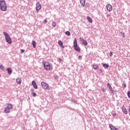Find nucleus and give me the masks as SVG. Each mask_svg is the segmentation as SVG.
I'll return each instance as SVG.
<instances>
[{"instance_id":"obj_1","label":"nucleus","mask_w":130,"mask_h":130,"mask_svg":"<svg viewBox=\"0 0 130 130\" xmlns=\"http://www.w3.org/2000/svg\"><path fill=\"white\" fill-rule=\"evenodd\" d=\"M0 9L1 11L3 12H6L8 7L7 6V3L5 0H0Z\"/></svg>"},{"instance_id":"obj_2","label":"nucleus","mask_w":130,"mask_h":130,"mask_svg":"<svg viewBox=\"0 0 130 130\" xmlns=\"http://www.w3.org/2000/svg\"><path fill=\"white\" fill-rule=\"evenodd\" d=\"M43 64L46 71H52V70H53V67H52V64H50L48 62H43Z\"/></svg>"},{"instance_id":"obj_3","label":"nucleus","mask_w":130,"mask_h":130,"mask_svg":"<svg viewBox=\"0 0 130 130\" xmlns=\"http://www.w3.org/2000/svg\"><path fill=\"white\" fill-rule=\"evenodd\" d=\"M3 34L5 36L6 40L7 43H9V44H12V39H11L10 35H9V34L6 32H4Z\"/></svg>"},{"instance_id":"obj_4","label":"nucleus","mask_w":130,"mask_h":130,"mask_svg":"<svg viewBox=\"0 0 130 130\" xmlns=\"http://www.w3.org/2000/svg\"><path fill=\"white\" fill-rule=\"evenodd\" d=\"M41 85H42V88H43V89H45V90H49V85H48L47 83L44 82H42Z\"/></svg>"},{"instance_id":"obj_5","label":"nucleus","mask_w":130,"mask_h":130,"mask_svg":"<svg viewBox=\"0 0 130 130\" xmlns=\"http://www.w3.org/2000/svg\"><path fill=\"white\" fill-rule=\"evenodd\" d=\"M39 10H41V4L39 2H37L36 4V11L38 13Z\"/></svg>"},{"instance_id":"obj_6","label":"nucleus","mask_w":130,"mask_h":130,"mask_svg":"<svg viewBox=\"0 0 130 130\" xmlns=\"http://www.w3.org/2000/svg\"><path fill=\"white\" fill-rule=\"evenodd\" d=\"M80 40L81 42H82L83 44H84V45H85L86 46H87V45H88V42H87V41L84 40V39H83V38H80Z\"/></svg>"},{"instance_id":"obj_7","label":"nucleus","mask_w":130,"mask_h":130,"mask_svg":"<svg viewBox=\"0 0 130 130\" xmlns=\"http://www.w3.org/2000/svg\"><path fill=\"white\" fill-rule=\"evenodd\" d=\"M122 111L124 114H127V110H126V108L125 107L123 106L122 107Z\"/></svg>"},{"instance_id":"obj_8","label":"nucleus","mask_w":130,"mask_h":130,"mask_svg":"<svg viewBox=\"0 0 130 130\" xmlns=\"http://www.w3.org/2000/svg\"><path fill=\"white\" fill-rule=\"evenodd\" d=\"M32 85L35 89H38V86H37V84H36V82H35V81L33 80L32 81Z\"/></svg>"},{"instance_id":"obj_9","label":"nucleus","mask_w":130,"mask_h":130,"mask_svg":"<svg viewBox=\"0 0 130 130\" xmlns=\"http://www.w3.org/2000/svg\"><path fill=\"white\" fill-rule=\"evenodd\" d=\"M107 10L109 11V12H111V11H112V6L111 5H107Z\"/></svg>"},{"instance_id":"obj_10","label":"nucleus","mask_w":130,"mask_h":130,"mask_svg":"<svg viewBox=\"0 0 130 130\" xmlns=\"http://www.w3.org/2000/svg\"><path fill=\"white\" fill-rule=\"evenodd\" d=\"M80 3L82 7H85L86 0H80Z\"/></svg>"},{"instance_id":"obj_11","label":"nucleus","mask_w":130,"mask_h":130,"mask_svg":"<svg viewBox=\"0 0 130 130\" xmlns=\"http://www.w3.org/2000/svg\"><path fill=\"white\" fill-rule=\"evenodd\" d=\"M7 71L8 72L9 75H11V74H12V73L13 72V70H12V68H9L7 69Z\"/></svg>"},{"instance_id":"obj_12","label":"nucleus","mask_w":130,"mask_h":130,"mask_svg":"<svg viewBox=\"0 0 130 130\" xmlns=\"http://www.w3.org/2000/svg\"><path fill=\"white\" fill-rule=\"evenodd\" d=\"M78 46V42H77V39H75L74 40V47Z\"/></svg>"},{"instance_id":"obj_13","label":"nucleus","mask_w":130,"mask_h":130,"mask_svg":"<svg viewBox=\"0 0 130 130\" xmlns=\"http://www.w3.org/2000/svg\"><path fill=\"white\" fill-rule=\"evenodd\" d=\"M74 49L76 51H78V52H80L81 51V49H80V47L78 46L76 47H74Z\"/></svg>"},{"instance_id":"obj_14","label":"nucleus","mask_w":130,"mask_h":130,"mask_svg":"<svg viewBox=\"0 0 130 130\" xmlns=\"http://www.w3.org/2000/svg\"><path fill=\"white\" fill-rule=\"evenodd\" d=\"M30 91H31V94H32V96H34V97H36V96H37V94H36V93H35V92H34V90L31 89Z\"/></svg>"},{"instance_id":"obj_15","label":"nucleus","mask_w":130,"mask_h":130,"mask_svg":"<svg viewBox=\"0 0 130 130\" xmlns=\"http://www.w3.org/2000/svg\"><path fill=\"white\" fill-rule=\"evenodd\" d=\"M87 19L88 20V22H89V23L93 22V20H92V18H91V17H90V16H87Z\"/></svg>"},{"instance_id":"obj_16","label":"nucleus","mask_w":130,"mask_h":130,"mask_svg":"<svg viewBox=\"0 0 130 130\" xmlns=\"http://www.w3.org/2000/svg\"><path fill=\"white\" fill-rule=\"evenodd\" d=\"M17 82L19 84H21V83H22V80L21 79V78L18 77L17 79Z\"/></svg>"},{"instance_id":"obj_17","label":"nucleus","mask_w":130,"mask_h":130,"mask_svg":"<svg viewBox=\"0 0 130 130\" xmlns=\"http://www.w3.org/2000/svg\"><path fill=\"white\" fill-rule=\"evenodd\" d=\"M5 113H9L10 112V109L8 107L6 108L4 110Z\"/></svg>"},{"instance_id":"obj_18","label":"nucleus","mask_w":130,"mask_h":130,"mask_svg":"<svg viewBox=\"0 0 130 130\" xmlns=\"http://www.w3.org/2000/svg\"><path fill=\"white\" fill-rule=\"evenodd\" d=\"M59 45H60V46H61L62 47V48H64V47L63 45V44H62V42L61 41H59L58 42Z\"/></svg>"},{"instance_id":"obj_19","label":"nucleus","mask_w":130,"mask_h":130,"mask_svg":"<svg viewBox=\"0 0 130 130\" xmlns=\"http://www.w3.org/2000/svg\"><path fill=\"white\" fill-rule=\"evenodd\" d=\"M93 68L94 70H98V69H99V66H98L97 64H94L93 65Z\"/></svg>"},{"instance_id":"obj_20","label":"nucleus","mask_w":130,"mask_h":130,"mask_svg":"<svg viewBox=\"0 0 130 130\" xmlns=\"http://www.w3.org/2000/svg\"><path fill=\"white\" fill-rule=\"evenodd\" d=\"M8 108L9 109H13V106L10 104H9L8 105V106H7Z\"/></svg>"},{"instance_id":"obj_21","label":"nucleus","mask_w":130,"mask_h":130,"mask_svg":"<svg viewBox=\"0 0 130 130\" xmlns=\"http://www.w3.org/2000/svg\"><path fill=\"white\" fill-rule=\"evenodd\" d=\"M32 46H33L34 48H36V42H35V41H32Z\"/></svg>"},{"instance_id":"obj_22","label":"nucleus","mask_w":130,"mask_h":130,"mask_svg":"<svg viewBox=\"0 0 130 130\" xmlns=\"http://www.w3.org/2000/svg\"><path fill=\"white\" fill-rule=\"evenodd\" d=\"M107 86L109 87V89L110 91L111 90H112V87L110 85V84L107 83Z\"/></svg>"},{"instance_id":"obj_23","label":"nucleus","mask_w":130,"mask_h":130,"mask_svg":"<svg viewBox=\"0 0 130 130\" xmlns=\"http://www.w3.org/2000/svg\"><path fill=\"white\" fill-rule=\"evenodd\" d=\"M103 67L104 68H106V69L108 68V67H109V66L107 64H103Z\"/></svg>"},{"instance_id":"obj_24","label":"nucleus","mask_w":130,"mask_h":130,"mask_svg":"<svg viewBox=\"0 0 130 130\" xmlns=\"http://www.w3.org/2000/svg\"><path fill=\"white\" fill-rule=\"evenodd\" d=\"M66 35H68V36H70L71 35V32H70L69 31H67L66 32Z\"/></svg>"},{"instance_id":"obj_25","label":"nucleus","mask_w":130,"mask_h":130,"mask_svg":"<svg viewBox=\"0 0 130 130\" xmlns=\"http://www.w3.org/2000/svg\"><path fill=\"white\" fill-rule=\"evenodd\" d=\"M0 68L1 69V70H2V71H4V70H5V67H4V66L1 65L0 66Z\"/></svg>"},{"instance_id":"obj_26","label":"nucleus","mask_w":130,"mask_h":130,"mask_svg":"<svg viewBox=\"0 0 130 130\" xmlns=\"http://www.w3.org/2000/svg\"><path fill=\"white\" fill-rule=\"evenodd\" d=\"M52 25L53 27H55V26H56V22H53Z\"/></svg>"},{"instance_id":"obj_27","label":"nucleus","mask_w":130,"mask_h":130,"mask_svg":"<svg viewBox=\"0 0 130 130\" xmlns=\"http://www.w3.org/2000/svg\"><path fill=\"white\" fill-rule=\"evenodd\" d=\"M127 96H128V98H130V92H129V91H127Z\"/></svg>"},{"instance_id":"obj_28","label":"nucleus","mask_w":130,"mask_h":130,"mask_svg":"<svg viewBox=\"0 0 130 130\" xmlns=\"http://www.w3.org/2000/svg\"><path fill=\"white\" fill-rule=\"evenodd\" d=\"M121 33H122V35L123 37L124 38H125V36L124 32H121Z\"/></svg>"},{"instance_id":"obj_29","label":"nucleus","mask_w":130,"mask_h":130,"mask_svg":"<svg viewBox=\"0 0 130 130\" xmlns=\"http://www.w3.org/2000/svg\"><path fill=\"white\" fill-rule=\"evenodd\" d=\"M102 90L103 92H106V89L105 88H104V87L102 88Z\"/></svg>"},{"instance_id":"obj_30","label":"nucleus","mask_w":130,"mask_h":130,"mask_svg":"<svg viewBox=\"0 0 130 130\" xmlns=\"http://www.w3.org/2000/svg\"><path fill=\"white\" fill-rule=\"evenodd\" d=\"M43 23H45V24H46L47 23V19H45L44 20V21H43Z\"/></svg>"},{"instance_id":"obj_31","label":"nucleus","mask_w":130,"mask_h":130,"mask_svg":"<svg viewBox=\"0 0 130 130\" xmlns=\"http://www.w3.org/2000/svg\"><path fill=\"white\" fill-rule=\"evenodd\" d=\"M25 52V50L21 49V53H24Z\"/></svg>"},{"instance_id":"obj_32","label":"nucleus","mask_w":130,"mask_h":130,"mask_svg":"<svg viewBox=\"0 0 130 130\" xmlns=\"http://www.w3.org/2000/svg\"><path fill=\"white\" fill-rule=\"evenodd\" d=\"M110 91L112 94H114V90H113V89H111Z\"/></svg>"},{"instance_id":"obj_33","label":"nucleus","mask_w":130,"mask_h":130,"mask_svg":"<svg viewBox=\"0 0 130 130\" xmlns=\"http://www.w3.org/2000/svg\"><path fill=\"white\" fill-rule=\"evenodd\" d=\"M112 55H113V53H112V52H110V56H112Z\"/></svg>"},{"instance_id":"obj_34","label":"nucleus","mask_w":130,"mask_h":130,"mask_svg":"<svg viewBox=\"0 0 130 130\" xmlns=\"http://www.w3.org/2000/svg\"><path fill=\"white\" fill-rule=\"evenodd\" d=\"M123 88H126V84H125V83L123 84Z\"/></svg>"},{"instance_id":"obj_35","label":"nucleus","mask_w":130,"mask_h":130,"mask_svg":"<svg viewBox=\"0 0 130 130\" xmlns=\"http://www.w3.org/2000/svg\"><path fill=\"white\" fill-rule=\"evenodd\" d=\"M113 116H116V113H113Z\"/></svg>"},{"instance_id":"obj_36","label":"nucleus","mask_w":130,"mask_h":130,"mask_svg":"<svg viewBox=\"0 0 130 130\" xmlns=\"http://www.w3.org/2000/svg\"><path fill=\"white\" fill-rule=\"evenodd\" d=\"M58 60H59V61H61V60H62V59H61V58H59Z\"/></svg>"},{"instance_id":"obj_37","label":"nucleus","mask_w":130,"mask_h":130,"mask_svg":"<svg viewBox=\"0 0 130 130\" xmlns=\"http://www.w3.org/2000/svg\"><path fill=\"white\" fill-rule=\"evenodd\" d=\"M81 57H82V56L79 55V56H78V58H79V59H80V58H81Z\"/></svg>"},{"instance_id":"obj_38","label":"nucleus","mask_w":130,"mask_h":130,"mask_svg":"<svg viewBox=\"0 0 130 130\" xmlns=\"http://www.w3.org/2000/svg\"><path fill=\"white\" fill-rule=\"evenodd\" d=\"M107 17H110V14L107 15Z\"/></svg>"},{"instance_id":"obj_39","label":"nucleus","mask_w":130,"mask_h":130,"mask_svg":"<svg viewBox=\"0 0 130 130\" xmlns=\"http://www.w3.org/2000/svg\"><path fill=\"white\" fill-rule=\"evenodd\" d=\"M101 72H102V69H100Z\"/></svg>"},{"instance_id":"obj_40","label":"nucleus","mask_w":130,"mask_h":130,"mask_svg":"<svg viewBox=\"0 0 130 130\" xmlns=\"http://www.w3.org/2000/svg\"><path fill=\"white\" fill-rule=\"evenodd\" d=\"M0 77H1V75H0Z\"/></svg>"}]
</instances>
